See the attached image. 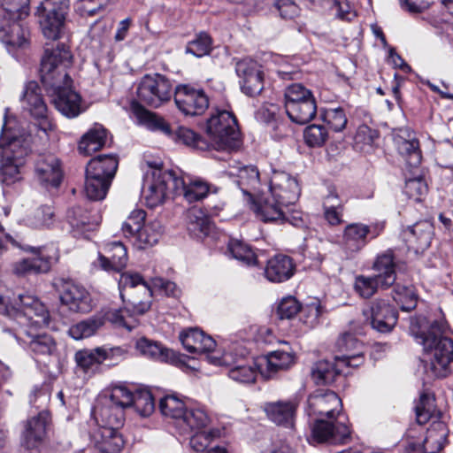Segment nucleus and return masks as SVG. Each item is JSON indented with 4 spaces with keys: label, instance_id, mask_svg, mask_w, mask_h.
Masks as SVG:
<instances>
[{
    "label": "nucleus",
    "instance_id": "f257e3e1",
    "mask_svg": "<svg viewBox=\"0 0 453 453\" xmlns=\"http://www.w3.org/2000/svg\"><path fill=\"white\" fill-rule=\"evenodd\" d=\"M72 60L69 49L61 44L45 50L40 68L41 81L52 104L67 118H75L81 112V96L73 89L72 79L66 72Z\"/></svg>",
    "mask_w": 453,
    "mask_h": 453
},
{
    "label": "nucleus",
    "instance_id": "f03ea898",
    "mask_svg": "<svg viewBox=\"0 0 453 453\" xmlns=\"http://www.w3.org/2000/svg\"><path fill=\"white\" fill-rule=\"evenodd\" d=\"M411 332L424 348L425 372L431 379L446 377L453 361V341L444 334L443 320L430 321L426 317L412 319Z\"/></svg>",
    "mask_w": 453,
    "mask_h": 453
},
{
    "label": "nucleus",
    "instance_id": "7ed1b4c3",
    "mask_svg": "<svg viewBox=\"0 0 453 453\" xmlns=\"http://www.w3.org/2000/svg\"><path fill=\"white\" fill-rule=\"evenodd\" d=\"M32 136L15 119L4 118L0 134V174L3 181L16 179L31 152Z\"/></svg>",
    "mask_w": 453,
    "mask_h": 453
},
{
    "label": "nucleus",
    "instance_id": "20e7f679",
    "mask_svg": "<svg viewBox=\"0 0 453 453\" xmlns=\"http://www.w3.org/2000/svg\"><path fill=\"white\" fill-rule=\"evenodd\" d=\"M205 134L215 150L230 152L242 143L237 119L229 110H214L206 122Z\"/></svg>",
    "mask_w": 453,
    "mask_h": 453
},
{
    "label": "nucleus",
    "instance_id": "39448f33",
    "mask_svg": "<svg viewBox=\"0 0 453 453\" xmlns=\"http://www.w3.org/2000/svg\"><path fill=\"white\" fill-rule=\"evenodd\" d=\"M9 330H25L33 326H45L50 322V313L45 305L34 295L20 294L12 303Z\"/></svg>",
    "mask_w": 453,
    "mask_h": 453
},
{
    "label": "nucleus",
    "instance_id": "423d86ee",
    "mask_svg": "<svg viewBox=\"0 0 453 453\" xmlns=\"http://www.w3.org/2000/svg\"><path fill=\"white\" fill-rule=\"evenodd\" d=\"M5 237L13 246L35 255L32 258H24L13 265V273L18 276L48 273L58 260V252L53 244L38 247L21 245L10 234H5Z\"/></svg>",
    "mask_w": 453,
    "mask_h": 453
},
{
    "label": "nucleus",
    "instance_id": "0eeeda50",
    "mask_svg": "<svg viewBox=\"0 0 453 453\" xmlns=\"http://www.w3.org/2000/svg\"><path fill=\"white\" fill-rule=\"evenodd\" d=\"M120 297L132 312L143 314L152 303V291L147 281L137 273H124L119 280Z\"/></svg>",
    "mask_w": 453,
    "mask_h": 453
},
{
    "label": "nucleus",
    "instance_id": "6e6552de",
    "mask_svg": "<svg viewBox=\"0 0 453 453\" xmlns=\"http://www.w3.org/2000/svg\"><path fill=\"white\" fill-rule=\"evenodd\" d=\"M176 185H183L173 171L154 168L146 173L142 194L147 206L150 208L161 205L169 194L176 193Z\"/></svg>",
    "mask_w": 453,
    "mask_h": 453
},
{
    "label": "nucleus",
    "instance_id": "1a4fd4ad",
    "mask_svg": "<svg viewBox=\"0 0 453 453\" xmlns=\"http://www.w3.org/2000/svg\"><path fill=\"white\" fill-rule=\"evenodd\" d=\"M42 326H31L25 330L13 333L15 338L24 344L27 350L37 362H44L58 354V344L53 336L45 332H40Z\"/></svg>",
    "mask_w": 453,
    "mask_h": 453
},
{
    "label": "nucleus",
    "instance_id": "9d476101",
    "mask_svg": "<svg viewBox=\"0 0 453 453\" xmlns=\"http://www.w3.org/2000/svg\"><path fill=\"white\" fill-rule=\"evenodd\" d=\"M69 11L68 0H44L38 7L39 23L45 37L57 40Z\"/></svg>",
    "mask_w": 453,
    "mask_h": 453
},
{
    "label": "nucleus",
    "instance_id": "9b49d317",
    "mask_svg": "<svg viewBox=\"0 0 453 453\" xmlns=\"http://www.w3.org/2000/svg\"><path fill=\"white\" fill-rule=\"evenodd\" d=\"M136 93L142 103L152 107H158L170 100L172 84L162 74H146L141 79Z\"/></svg>",
    "mask_w": 453,
    "mask_h": 453
},
{
    "label": "nucleus",
    "instance_id": "f8f14e48",
    "mask_svg": "<svg viewBox=\"0 0 453 453\" xmlns=\"http://www.w3.org/2000/svg\"><path fill=\"white\" fill-rule=\"evenodd\" d=\"M54 287L59 293L61 303L70 311L84 313L90 311L91 298L84 287L65 279L56 280Z\"/></svg>",
    "mask_w": 453,
    "mask_h": 453
},
{
    "label": "nucleus",
    "instance_id": "ddd939ff",
    "mask_svg": "<svg viewBox=\"0 0 453 453\" xmlns=\"http://www.w3.org/2000/svg\"><path fill=\"white\" fill-rule=\"evenodd\" d=\"M235 73L240 79L242 93L248 96L260 95L264 89V72L257 61L251 58L236 61Z\"/></svg>",
    "mask_w": 453,
    "mask_h": 453
},
{
    "label": "nucleus",
    "instance_id": "4468645a",
    "mask_svg": "<svg viewBox=\"0 0 453 453\" xmlns=\"http://www.w3.org/2000/svg\"><path fill=\"white\" fill-rule=\"evenodd\" d=\"M365 321L380 333H388L396 325L397 311L385 300H375L363 310Z\"/></svg>",
    "mask_w": 453,
    "mask_h": 453
},
{
    "label": "nucleus",
    "instance_id": "2eb2a0df",
    "mask_svg": "<svg viewBox=\"0 0 453 453\" xmlns=\"http://www.w3.org/2000/svg\"><path fill=\"white\" fill-rule=\"evenodd\" d=\"M174 101L178 109L189 116L201 115L209 107V98L204 91L188 85L176 88Z\"/></svg>",
    "mask_w": 453,
    "mask_h": 453
},
{
    "label": "nucleus",
    "instance_id": "dca6fc26",
    "mask_svg": "<svg viewBox=\"0 0 453 453\" xmlns=\"http://www.w3.org/2000/svg\"><path fill=\"white\" fill-rule=\"evenodd\" d=\"M269 194L283 205L293 206L301 189L297 180L285 172H274L270 180Z\"/></svg>",
    "mask_w": 453,
    "mask_h": 453
},
{
    "label": "nucleus",
    "instance_id": "f3484780",
    "mask_svg": "<svg viewBox=\"0 0 453 453\" xmlns=\"http://www.w3.org/2000/svg\"><path fill=\"white\" fill-rule=\"evenodd\" d=\"M23 107L30 114L40 119L39 127L43 132L51 130L52 123L47 119V106L42 99L41 88L36 81H29L26 84L21 97Z\"/></svg>",
    "mask_w": 453,
    "mask_h": 453
},
{
    "label": "nucleus",
    "instance_id": "a211bd4d",
    "mask_svg": "<svg viewBox=\"0 0 453 453\" xmlns=\"http://www.w3.org/2000/svg\"><path fill=\"white\" fill-rule=\"evenodd\" d=\"M307 413L318 418H334L342 410V401L333 391H317L307 400Z\"/></svg>",
    "mask_w": 453,
    "mask_h": 453
},
{
    "label": "nucleus",
    "instance_id": "6ab92c4d",
    "mask_svg": "<svg viewBox=\"0 0 453 453\" xmlns=\"http://www.w3.org/2000/svg\"><path fill=\"white\" fill-rule=\"evenodd\" d=\"M226 174L237 184L243 195L250 199H255L262 193L260 175L257 168L254 165H233Z\"/></svg>",
    "mask_w": 453,
    "mask_h": 453
},
{
    "label": "nucleus",
    "instance_id": "aec40b11",
    "mask_svg": "<svg viewBox=\"0 0 453 453\" xmlns=\"http://www.w3.org/2000/svg\"><path fill=\"white\" fill-rule=\"evenodd\" d=\"M312 436L318 442L345 443L349 440L350 429L340 419L329 422L317 418L312 428Z\"/></svg>",
    "mask_w": 453,
    "mask_h": 453
},
{
    "label": "nucleus",
    "instance_id": "412c9836",
    "mask_svg": "<svg viewBox=\"0 0 453 453\" xmlns=\"http://www.w3.org/2000/svg\"><path fill=\"white\" fill-rule=\"evenodd\" d=\"M35 174L42 185L58 187L63 177L59 159L51 153L39 154L35 161Z\"/></svg>",
    "mask_w": 453,
    "mask_h": 453
},
{
    "label": "nucleus",
    "instance_id": "4be33fe9",
    "mask_svg": "<svg viewBox=\"0 0 453 453\" xmlns=\"http://www.w3.org/2000/svg\"><path fill=\"white\" fill-rule=\"evenodd\" d=\"M295 364L291 352L275 350L256 359L258 372L265 379L273 378L277 372L286 371Z\"/></svg>",
    "mask_w": 453,
    "mask_h": 453
},
{
    "label": "nucleus",
    "instance_id": "5701e85b",
    "mask_svg": "<svg viewBox=\"0 0 453 453\" xmlns=\"http://www.w3.org/2000/svg\"><path fill=\"white\" fill-rule=\"evenodd\" d=\"M433 236L434 225L428 220L418 221L403 231L409 250L415 253L424 252L430 246Z\"/></svg>",
    "mask_w": 453,
    "mask_h": 453
},
{
    "label": "nucleus",
    "instance_id": "b1692460",
    "mask_svg": "<svg viewBox=\"0 0 453 453\" xmlns=\"http://www.w3.org/2000/svg\"><path fill=\"white\" fill-rule=\"evenodd\" d=\"M49 422L50 413L47 411H42L27 419L22 434V444L28 449L37 448L45 438Z\"/></svg>",
    "mask_w": 453,
    "mask_h": 453
},
{
    "label": "nucleus",
    "instance_id": "393cba45",
    "mask_svg": "<svg viewBox=\"0 0 453 453\" xmlns=\"http://www.w3.org/2000/svg\"><path fill=\"white\" fill-rule=\"evenodd\" d=\"M208 358L212 364L217 365H233L228 372V376L237 382L248 384L253 383L256 380L258 372L256 361L252 365H234L236 361L233 358L230 352H225L220 357L209 356Z\"/></svg>",
    "mask_w": 453,
    "mask_h": 453
},
{
    "label": "nucleus",
    "instance_id": "a878e982",
    "mask_svg": "<svg viewBox=\"0 0 453 453\" xmlns=\"http://www.w3.org/2000/svg\"><path fill=\"white\" fill-rule=\"evenodd\" d=\"M368 243V226L360 222L346 225L342 232V248L347 256L359 252Z\"/></svg>",
    "mask_w": 453,
    "mask_h": 453
},
{
    "label": "nucleus",
    "instance_id": "bb28decb",
    "mask_svg": "<svg viewBox=\"0 0 453 453\" xmlns=\"http://www.w3.org/2000/svg\"><path fill=\"white\" fill-rule=\"evenodd\" d=\"M255 198L257 201L254 203V211L262 221L278 224L284 219L283 211L289 205L281 204L279 199L273 198L270 194L263 196L259 193Z\"/></svg>",
    "mask_w": 453,
    "mask_h": 453
},
{
    "label": "nucleus",
    "instance_id": "cd10ccee",
    "mask_svg": "<svg viewBox=\"0 0 453 453\" xmlns=\"http://www.w3.org/2000/svg\"><path fill=\"white\" fill-rule=\"evenodd\" d=\"M29 31L21 20H0V41L12 48H25L28 44Z\"/></svg>",
    "mask_w": 453,
    "mask_h": 453
},
{
    "label": "nucleus",
    "instance_id": "c85d7f7f",
    "mask_svg": "<svg viewBox=\"0 0 453 453\" xmlns=\"http://www.w3.org/2000/svg\"><path fill=\"white\" fill-rule=\"evenodd\" d=\"M183 347L190 353L211 352L216 342L198 328H189L180 334Z\"/></svg>",
    "mask_w": 453,
    "mask_h": 453
},
{
    "label": "nucleus",
    "instance_id": "c756f323",
    "mask_svg": "<svg viewBox=\"0 0 453 453\" xmlns=\"http://www.w3.org/2000/svg\"><path fill=\"white\" fill-rule=\"evenodd\" d=\"M107 256L99 255L98 262L105 271H120L127 264V252L126 247L119 242L108 243L104 247Z\"/></svg>",
    "mask_w": 453,
    "mask_h": 453
},
{
    "label": "nucleus",
    "instance_id": "7c9ffc66",
    "mask_svg": "<svg viewBox=\"0 0 453 453\" xmlns=\"http://www.w3.org/2000/svg\"><path fill=\"white\" fill-rule=\"evenodd\" d=\"M372 269L377 272L376 276L380 281L381 288H388L395 280V263L393 250H388L377 256Z\"/></svg>",
    "mask_w": 453,
    "mask_h": 453
},
{
    "label": "nucleus",
    "instance_id": "2f4dec72",
    "mask_svg": "<svg viewBox=\"0 0 453 453\" xmlns=\"http://www.w3.org/2000/svg\"><path fill=\"white\" fill-rule=\"evenodd\" d=\"M292 259L285 255H277L268 260L265 269V277L272 282H282L294 274Z\"/></svg>",
    "mask_w": 453,
    "mask_h": 453
},
{
    "label": "nucleus",
    "instance_id": "473e14b6",
    "mask_svg": "<svg viewBox=\"0 0 453 453\" xmlns=\"http://www.w3.org/2000/svg\"><path fill=\"white\" fill-rule=\"evenodd\" d=\"M135 349L140 355L159 362H173L175 354L173 350L164 347L158 342L141 337L135 342Z\"/></svg>",
    "mask_w": 453,
    "mask_h": 453
},
{
    "label": "nucleus",
    "instance_id": "72a5a7b5",
    "mask_svg": "<svg viewBox=\"0 0 453 453\" xmlns=\"http://www.w3.org/2000/svg\"><path fill=\"white\" fill-rule=\"evenodd\" d=\"M183 185H176V196H183L188 202L193 203L203 199L210 191V185L201 179L178 176Z\"/></svg>",
    "mask_w": 453,
    "mask_h": 453
},
{
    "label": "nucleus",
    "instance_id": "f704fd0d",
    "mask_svg": "<svg viewBox=\"0 0 453 453\" xmlns=\"http://www.w3.org/2000/svg\"><path fill=\"white\" fill-rule=\"evenodd\" d=\"M343 372L338 357L334 361L319 360L316 362L311 371V376L317 385H329L335 381L336 378Z\"/></svg>",
    "mask_w": 453,
    "mask_h": 453
},
{
    "label": "nucleus",
    "instance_id": "c9c22d12",
    "mask_svg": "<svg viewBox=\"0 0 453 453\" xmlns=\"http://www.w3.org/2000/svg\"><path fill=\"white\" fill-rule=\"evenodd\" d=\"M118 159L113 155H100L87 165L86 173L97 178L112 180L118 169Z\"/></svg>",
    "mask_w": 453,
    "mask_h": 453
},
{
    "label": "nucleus",
    "instance_id": "e433bc0d",
    "mask_svg": "<svg viewBox=\"0 0 453 453\" xmlns=\"http://www.w3.org/2000/svg\"><path fill=\"white\" fill-rule=\"evenodd\" d=\"M394 142L399 153L406 158L411 167H416L420 164L422 156L419 142L416 138L411 137L407 131H404L403 134L395 135Z\"/></svg>",
    "mask_w": 453,
    "mask_h": 453
},
{
    "label": "nucleus",
    "instance_id": "4c0bfd02",
    "mask_svg": "<svg viewBox=\"0 0 453 453\" xmlns=\"http://www.w3.org/2000/svg\"><path fill=\"white\" fill-rule=\"evenodd\" d=\"M96 447L103 453H119L124 445L117 428L101 427L95 434Z\"/></svg>",
    "mask_w": 453,
    "mask_h": 453
},
{
    "label": "nucleus",
    "instance_id": "58836bf2",
    "mask_svg": "<svg viewBox=\"0 0 453 453\" xmlns=\"http://www.w3.org/2000/svg\"><path fill=\"white\" fill-rule=\"evenodd\" d=\"M448 434L449 430L445 423L433 422L428 427L423 441L424 450L427 453H438L444 448Z\"/></svg>",
    "mask_w": 453,
    "mask_h": 453
},
{
    "label": "nucleus",
    "instance_id": "ea45409f",
    "mask_svg": "<svg viewBox=\"0 0 453 453\" xmlns=\"http://www.w3.org/2000/svg\"><path fill=\"white\" fill-rule=\"evenodd\" d=\"M66 220L72 229L78 233L92 231L99 224L97 216H90L88 211L81 206L69 209L66 213Z\"/></svg>",
    "mask_w": 453,
    "mask_h": 453
},
{
    "label": "nucleus",
    "instance_id": "a19ab883",
    "mask_svg": "<svg viewBox=\"0 0 453 453\" xmlns=\"http://www.w3.org/2000/svg\"><path fill=\"white\" fill-rule=\"evenodd\" d=\"M296 406L292 402H277L265 407L268 418L278 425L292 426Z\"/></svg>",
    "mask_w": 453,
    "mask_h": 453
},
{
    "label": "nucleus",
    "instance_id": "79ce46f5",
    "mask_svg": "<svg viewBox=\"0 0 453 453\" xmlns=\"http://www.w3.org/2000/svg\"><path fill=\"white\" fill-rule=\"evenodd\" d=\"M29 14V0H0V20H22Z\"/></svg>",
    "mask_w": 453,
    "mask_h": 453
},
{
    "label": "nucleus",
    "instance_id": "37998d69",
    "mask_svg": "<svg viewBox=\"0 0 453 453\" xmlns=\"http://www.w3.org/2000/svg\"><path fill=\"white\" fill-rule=\"evenodd\" d=\"M134 114L138 122L148 129L161 132L167 136L173 135V131L169 123H167L161 116L151 112L142 106H139L134 110Z\"/></svg>",
    "mask_w": 453,
    "mask_h": 453
},
{
    "label": "nucleus",
    "instance_id": "c03bdc74",
    "mask_svg": "<svg viewBox=\"0 0 453 453\" xmlns=\"http://www.w3.org/2000/svg\"><path fill=\"white\" fill-rule=\"evenodd\" d=\"M187 218L188 231L198 238L207 236L213 227L210 218L200 208L190 209Z\"/></svg>",
    "mask_w": 453,
    "mask_h": 453
},
{
    "label": "nucleus",
    "instance_id": "a18cd8bd",
    "mask_svg": "<svg viewBox=\"0 0 453 453\" xmlns=\"http://www.w3.org/2000/svg\"><path fill=\"white\" fill-rule=\"evenodd\" d=\"M106 130L100 125H96L83 134L79 143L81 153L88 156L100 150L105 143Z\"/></svg>",
    "mask_w": 453,
    "mask_h": 453
},
{
    "label": "nucleus",
    "instance_id": "49530a36",
    "mask_svg": "<svg viewBox=\"0 0 453 453\" xmlns=\"http://www.w3.org/2000/svg\"><path fill=\"white\" fill-rule=\"evenodd\" d=\"M286 113L292 122L304 125L311 121L316 115L317 104L315 100H308L299 104H291L285 108Z\"/></svg>",
    "mask_w": 453,
    "mask_h": 453
},
{
    "label": "nucleus",
    "instance_id": "de8ad7c7",
    "mask_svg": "<svg viewBox=\"0 0 453 453\" xmlns=\"http://www.w3.org/2000/svg\"><path fill=\"white\" fill-rule=\"evenodd\" d=\"M104 324L103 317H91L73 326L69 330V335L74 340H81L94 335Z\"/></svg>",
    "mask_w": 453,
    "mask_h": 453
},
{
    "label": "nucleus",
    "instance_id": "09e8293b",
    "mask_svg": "<svg viewBox=\"0 0 453 453\" xmlns=\"http://www.w3.org/2000/svg\"><path fill=\"white\" fill-rule=\"evenodd\" d=\"M343 205L339 200L335 190H330L325 198L324 215L326 220L331 226H337L343 222L342 220Z\"/></svg>",
    "mask_w": 453,
    "mask_h": 453
},
{
    "label": "nucleus",
    "instance_id": "8fccbe9b",
    "mask_svg": "<svg viewBox=\"0 0 453 453\" xmlns=\"http://www.w3.org/2000/svg\"><path fill=\"white\" fill-rule=\"evenodd\" d=\"M162 233L161 224L158 221H153L143 225L135 234L136 245L139 249H146L156 244Z\"/></svg>",
    "mask_w": 453,
    "mask_h": 453
},
{
    "label": "nucleus",
    "instance_id": "3c124183",
    "mask_svg": "<svg viewBox=\"0 0 453 453\" xmlns=\"http://www.w3.org/2000/svg\"><path fill=\"white\" fill-rule=\"evenodd\" d=\"M393 299L403 311H410L417 306L418 296L411 286L396 284L393 290Z\"/></svg>",
    "mask_w": 453,
    "mask_h": 453
},
{
    "label": "nucleus",
    "instance_id": "603ef678",
    "mask_svg": "<svg viewBox=\"0 0 453 453\" xmlns=\"http://www.w3.org/2000/svg\"><path fill=\"white\" fill-rule=\"evenodd\" d=\"M134 312L130 314L129 309L127 307L124 309H112L104 313V320L111 322L116 327H122L131 331L137 326V320L134 318Z\"/></svg>",
    "mask_w": 453,
    "mask_h": 453
},
{
    "label": "nucleus",
    "instance_id": "864d4df0",
    "mask_svg": "<svg viewBox=\"0 0 453 453\" xmlns=\"http://www.w3.org/2000/svg\"><path fill=\"white\" fill-rule=\"evenodd\" d=\"M111 180L85 173V192L91 200H102L106 196Z\"/></svg>",
    "mask_w": 453,
    "mask_h": 453
},
{
    "label": "nucleus",
    "instance_id": "5fc2aeb1",
    "mask_svg": "<svg viewBox=\"0 0 453 453\" xmlns=\"http://www.w3.org/2000/svg\"><path fill=\"white\" fill-rule=\"evenodd\" d=\"M159 409L164 416L180 421L186 411L182 400L174 395H165L162 398L159 403Z\"/></svg>",
    "mask_w": 453,
    "mask_h": 453
},
{
    "label": "nucleus",
    "instance_id": "6e6d98bb",
    "mask_svg": "<svg viewBox=\"0 0 453 453\" xmlns=\"http://www.w3.org/2000/svg\"><path fill=\"white\" fill-rule=\"evenodd\" d=\"M180 421L190 431L204 428L211 421L204 409L194 408L186 410Z\"/></svg>",
    "mask_w": 453,
    "mask_h": 453
},
{
    "label": "nucleus",
    "instance_id": "4d7b16f0",
    "mask_svg": "<svg viewBox=\"0 0 453 453\" xmlns=\"http://www.w3.org/2000/svg\"><path fill=\"white\" fill-rule=\"evenodd\" d=\"M98 411L102 421L105 423V426L103 427L118 428L122 425L124 413L121 408L115 407L112 403L107 402L105 398Z\"/></svg>",
    "mask_w": 453,
    "mask_h": 453
},
{
    "label": "nucleus",
    "instance_id": "13d9d810",
    "mask_svg": "<svg viewBox=\"0 0 453 453\" xmlns=\"http://www.w3.org/2000/svg\"><path fill=\"white\" fill-rule=\"evenodd\" d=\"M321 119L334 132L342 131L348 122L346 114L341 107L322 110Z\"/></svg>",
    "mask_w": 453,
    "mask_h": 453
},
{
    "label": "nucleus",
    "instance_id": "bf43d9fd",
    "mask_svg": "<svg viewBox=\"0 0 453 453\" xmlns=\"http://www.w3.org/2000/svg\"><path fill=\"white\" fill-rule=\"evenodd\" d=\"M284 96L285 108H288L291 104H299L301 102L304 103L308 100H315L311 91L300 83L289 85L285 90Z\"/></svg>",
    "mask_w": 453,
    "mask_h": 453
},
{
    "label": "nucleus",
    "instance_id": "052dcab7",
    "mask_svg": "<svg viewBox=\"0 0 453 453\" xmlns=\"http://www.w3.org/2000/svg\"><path fill=\"white\" fill-rule=\"evenodd\" d=\"M134 410L142 416L148 417L155 410V402L150 391L147 389L138 390L134 394L132 405Z\"/></svg>",
    "mask_w": 453,
    "mask_h": 453
},
{
    "label": "nucleus",
    "instance_id": "680f3d73",
    "mask_svg": "<svg viewBox=\"0 0 453 453\" xmlns=\"http://www.w3.org/2000/svg\"><path fill=\"white\" fill-rule=\"evenodd\" d=\"M228 250L235 259L248 265H255L257 257L250 247L242 241L231 240L228 244Z\"/></svg>",
    "mask_w": 453,
    "mask_h": 453
},
{
    "label": "nucleus",
    "instance_id": "e2e57ef3",
    "mask_svg": "<svg viewBox=\"0 0 453 453\" xmlns=\"http://www.w3.org/2000/svg\"><path fill=\"white\" fill-rule=\"evenodd\" d=\"M380 287L379 278L374 276L359 275L356 277L354 288L356 292L363 298L372 297Z\"/></svg>",
    "mask_w": 453,
    "mask_h": 453
},
{
    "label": "nucleus",
    "instance_id": "0e129e2a",
    "mask_svg": "<svg viewBox=\"0 0 453 453\" xmlns=\"http://www.w3.org/2000/svg\"><path fill=\"white\" fill-rule=\"evenodd\" d=\"M134 394L125 386H115L111 388L108 397H104L107 402L112 403L117 408H125L132 405L134 400Z\"/></svg>",
    "mask_w": 453,
    "mask_h": 453
},
{
    "label": "nucleus",
    "instance_id": "69168bd1",
    "mask_svg": "<svg viewBox=\"0 0 453 453\" xmlns=\"http://www.w3.org/2000/svg\"><path fill=\"white\" fill-rule=\"evenodd\" d=\"M177 136L184 144L197 150H205L211 149L207 136L203 138L191 129L180 127L178 130Z\"/></svg>",
    "mask_w": 453,
    "mask_h": 453
},
{
    "label": "nucleus",
    "instance_id": "338daca9",
    "mask_svg": "<svg viewBox=\"0 0 453 453\" xmlns=\"http://www.w3.org/2000/svg\"><path fill=\"white\" fill-rule=\"evenodd\" d=\"M98 347L92 349H81L75 353L74 359L77 366L84 372H88L95 365L102 364L98 356Z\"/></svg>",
    "mask_w": 453,
    "mask_h": 453
},
{
    "label": "nucleus",
    "instance_id": "774afa93",
    "mask_svg": "<svg viewBox=\"0 0 453 453\" xmlns=\"http://www.w3.org/2000/svg\"><path fill=\"white\" fill-rule=\"evenodd\" d=\"M145 211L138 209L134 210L122 224V233L126 237H134L144 225Z\"/></svg>",
    "mask_w": 453,
    "mask_h": 453
}]
</instances>
